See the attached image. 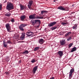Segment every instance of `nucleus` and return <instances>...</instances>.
Instances as JSON below:
<instances>
[{"mask_svg": "<svg viewBox=\"0 0 79 79\" xmlns=\"http://www.w3.org/2000/svg\"><path fill=\"white\" fill-rule=\"evenodd\" d=\"M6 8L7 10H8V11H10V10H13V9H14V5L13 3L10 2L9 3H7Z\"/></svg>", "mask_w": 79, "mask_h": 79, "instance_id": "1", "label": "nucleus"}, {"mask_svg": "<svg viewBox=\"0 0 79 79\" xmlns=\"http://www.w3.org/2000/svg\"><path fill=\"white\" fill-rule=\"evenodd\" d=\"M33 25H35V24H39H39H40V23H41V22L40 21V20L37 19V20H34V19H32L31 22H30Z\"/></svg>", "mask_w": 79, "mask_h": 79, "instance_id": "2", "label": "nucleus"}, {"mask_svg": "<svg viewBox=\"0 0 79 79\" xmlns=\"http://www.w3.org/2000/svg\"><path fill=\"white\" fill-rule=\"evenodd\" d=\"M27 26V25L26 24H21L20 26L19 27V30L21 31H23L24 29L23 27H25V26Z\"/></svg>", "mask_w": 79, "mask_h": 79, "instance_id": "3", "label": "nucleus"}, {"mask_svg": "<svg viewBox=\"0 0 79 79\" xmlns=\"http://www.w3.org/2000/svg\"><path fill=\"white\" fill-rule=\"evenodd\" d=\"M74 72V69H72L69 72V79H71V78H72V77H73V73Z\"/></svg>", "mask_w": 79, "mask_h": 79, "instance_id": "4", "label": "nucleus"}, {"mask_svg": "<svg viewBox=\"0 0 79 79\" xmlns=\"http://www.w3.org/2000/svg\"><path fill=\"white\" fill-rule=\"evenodd\" d=\"M6 27L7 30V32H10V30H11V27L9 23H7L6 24Z\"/></svg>", "mask_w": 79, "mask_h": 79, "instance_id": "5", "label": "nucleus"}, {"mask_svg": "<svg viewBox=\"0 0 79 79\" xmlns=\"http://www.w3.org/2000/svg\"><path fill=\"white\" fill-rule=\"evenodd\" d=\"M26 35H27V37H31V35H34V33L31 32L30 30H28L27 32L26 33Z\"/></svg>", "mask_w": 79, "mask_h": 79, "instance_id": "6", "label": "nucleus"}, {"mask_svg": "<svg viewBox=\"0 0 79 79\" xmlns=\"http://www.w3.org/2000/svg\"><path fill=\"white\" fill-rule=\"evenodd\" d=\"M60 44L61 46H63L64 45L66 44V41H65V40L63 39L62 40L60 41Z\"/></svg>", "mask_w": 79, "mask_h": 79, "instance_id": "7", "label": "nucleus"}, {"mask_svg": "<svg viewBox=\"0 0 79 79\" xmlns=\"http://www.w3.org/2000/svg\"><path fill=\"white\" fill-rule=\"evenodd\" d=\"M56 23H56V22H53L52 23H49L48 24V26H49V27H52L54 26V25H55Z\"/></svg>", "mask_w": 79, "mask_h": 79, "instance_id": "8", "label": "nucleus"}, {"mask_svg": "<svg viewBox=\"0 0 79 79\" xmlns=\"http://www.w3.org/2000/svg\"><path fill=\"white\" fill-rule=\"evenodd\" d=\"M38 67H39L38 66H36L33 68V73L34 74L35 73L36 71H37V69L38 68Z\"/></svg>", "mask_w": 79, "mask_h": 79, "instance_id": "9", "label": "nucleus"}, {"mask_svg": "<svg viewBox=\"0 0 79 79\" xmlns=\"http://www.w3.org/2000/svg\"><path fill=\"white\" fill-rule=\"evenodd\" d=\"M35 15H36L35 14L31 15L29 16V18L30 19H35Z\"/></svg>", "mask_w": 79, "mask_h": 79, "instance_id": "10", "label": "nucleus"}, {"mask_svg": "<svg viewBox=\"0 0 79 79\" xmlns=\"http://www.w3.org/2000/svg\"><path fill=\"white\" fill-rule=\"evenodd\" d=\"M19 6L20 8V10H23L24 9H26V7L23 5H22L21 4H20Z\"/></svg>", "mask_w": 79, "mask_h": 79, "instance_id": "11", "label": "nucleus"}, {"mask_svg": "<svg viewBox=\"0 0 79 79\" xmlns=\"http://www.w3.org/2000/svg\"><path fill=\"white\" fill-rule=\"evenodd\" d=\"M57 54L59 55V56H60V57H61L63 56V52L62 51H59L57 52Z\"/></svg>", "mask_w": 79, "mask_h": 79, "instance_id": "12", "label": "nucleus"}, {"mask_svg": "<svg viewBox=\"0 0 79 79\" xmlns=\"http://www.w3.org/2000/svg\"><path fill=\"white\" fill-rule=\"evenodd\" d=\"M58 9L59 10H63V11H66V9L64 8L63 7L61 6H59L58 7Z\"/></svg>", "mask_w": 79, "mask_h": 79, "instance_id": "13", "label": "nucleus"}, {"mask_svg": "<svg viewBox=\"0 0 79 79\" xmlns=\"http://www.w3.org/2000/svg\"><path fill=\"white\" fill-rule=\"evenodd\" d=\"M3 46L5 48L6 47H7V45L8 44H7V43L5 42V41H3Z\"/></svg>", "mask_w": 79, "mask_h": 79, "instance_id": "14", "label": "nucleus"}, {"mask_svg": "<svg viewBox=\"0 0 79 79\" xmlns=\"http://www.w3.org/2000/svg\"><path fill=\"white\" fill-rule=\"evenodd\" d=\"M44 40L43 39H40L39 40V43L40 44H43L44 42Z\"/></svg>", "mask_w": 79, "mask_h": 79, "instance_id": "15", "label": "nucleus"}, {"mask_svg": "<svg viewBox=\"0 0 79 79\" xmlns=\"http://www.w3.org/2000/svg\"><path fill=\"white\" fill-rule=\"evenodd\" d=\"M26 16L25 15H22L20 17V19L22 21H23L25 18H26Z\"/></svg>", "mask_w": 79, "mask_h": 79, "instance_id": "16", "label": "nucleus"}, {"mask_svg": "<svg viewBox=\"0 0 79 79\" xmlns=\"http://www.w3.org/2000/svg\"><path fill=\"white\" fill-rule=\"evenodd\" d=\"M76 50H77L76 47H74L72 49L71 51V52H75V51H76Z\"/></svg>", "mask_w": 79, "mask_h": 79, "instance_id": "17", "label": "nucleus"}, {"mask_svg": "<svg viewBox=\"0 0 79 79\" xmlns=\"http://www.w3.org/2000/svg\"><path fill=\"white\" fill-rule=\"evenodd\" d=\"M71 32L69 31L65 34V36L66 37L67 35H71Z\"/></svg>", "mask_w": 79, "mask_h": 79, "instance_id": "18", "label": "nucleus"}, {"mask_svg": "<svg viewBox=\"0 0 79 79\" xmlns=\"http://www.w3.org/2000/svg\"><path fill=\"white\" fill-rule=\"evenodd\" d=\"M77 25L75 24L74 26L73 27V29H77Z\"/></svg>", "mask_w": 79, "mask_h": 79, "instance_id": "19", "label": "nucleus"}, {"mask_svg": "<svg viewBox=\"0 0 79 79\" xmlns=\"http://www.w3.org/2000/svg\"><path fill=\"white\" fill-rule=\"evenodd\" d=\"M44 18V17H39V16H37L35 17V19H43Z\"/></svg>", "mask_w": 79, "mask_h": 79, "instance_id": "20", "label": "nucleus"}, {"mask_svg": "<svg viewBox=\"0 0 79 79\" xmlns=\"http://www.w3.org/2000/svg\"><path fill=\"white\" fill-rule=\"evenodd\" d=\"M5 60L7 62H8L10 60V58L9 57L6 56L5 58Z\"/></svg>", "mask_w": 79, "mask_h": 79, "instance_id": "21", "label": "nucleus"}, {"mask_svg": "<svg viewBox=\"0 0 79 79\" xmlns=\"http://www.w3.org/2000/svg\"><path fill=\"white\" fill-rule=\"evenodd\" d=\"M29 52L28 51L26 50L24 52H23L22 54H28Z\"/></svg>", "mask_w": 79, "mask_h": 79, "instance_id": "22", "label": "nucleus"}, {"mask_svg": "<svg viewBox=\"0 0 79 79\" xmlns=\"http://www.w3.org/2000/svg\"><path fill=\"white\" fill-rule=\"evenodd\" d=\"M37 61V60H36L34 59H33L31 60V62L32 63H35V62H36Z\"/></svg>", "mask_w": 79, "mask_h": 79, "instance_id": "23", "label": "nucleus"}, {"mask_svg": "<svg viewBox=\"0 0 79 79\" xmlns=\"http://www.w3.org/2000/svg\"><path fill=\"white\" fill-rule=\"evenodd\" d=\"M5 16H7V17H9L11 16V14L9 13L8 14L7 13L5 14Z\"/></svg>", "mask_w": 79, "mask_h": 79, "instance_id": "24", "label": "nucleus"}, {"mask_svg": "<svg viewBox=\"0 0 79 79\" xmlns=\"http://www.w3.org/2000/svg\"><path fill=\"white\" fill-rule=\"evenodd\" d=\"M57 28V27H52L51 28V29L52 30V31H53V30H55V29H56Z\"/></svg>", "mask_w": 79, "mask_h": 79, "instance_id": "25", "label": "nucleus"}, {"mask_svg": "<svg viewBox=\"0 0 79 79\" xmlns=\"http://www.w3.org/2000/svg\"><path fill=\"white\" fill-rule=\"evenodd\" d=\"M32 3H33V1L30 0L29 1V5H32Z\"/></svg>", "mask_w": 79, "mask_h": 79, "instance_id": "26", "label": "nucleus"}, {"mask_svg": "<svg viewBox=\"0 0 79 79\" xmlns=\"http://www.w3.org/2000/svg\"><path fill=\"white\" fill-rule=\"evenodd\" d=\"M44 13H47V11L46 10H42L41 11V15H43Z\"/></svg>", "mask_w": 79, "mask_h": 79, "instance_id": "27", "label": "nucleus"}, {"mask_svg": "<svg viewBox=\"0 0 79 79\" xmlns=\"http://www.w3.org/2000/svg\"><path fill=\"white\" fill-rule=\"evenodd\" d=\"M20 39L21 40H24V39H25V37H24V36H21L20 37Z\"/></svg>", "mask_w": 79, "mask_h": 79, "instance_id": "28", "label": "nucleus"}, {"mask_svg": "<svg viewBox=\"0 0 79 79\" xmlns=\"http://www.w3.org/2000/svg\"><path fill=\"white\" fill-rule=\"evenodd\" d=\"M39 49V47H36L35 48L34 51H36L37 50H38Z\"/></svg>", "mask_w": 79, "mask_h": 79, "instance_id": "29", "label": "nucleus"}, {"mask_svg": "<svg viewBox=\"0 0 79 79\" xmlns=\"http://www.w3.org/2000/svg\"><path fill=\"white\" fill-rule=\"evenodd\" d=\"M73 45V43H71L69 45V48H70V47Z\"/></svg>", "mask_w": 79, "mask_h": 79, "instance_id": "30", "label": "nucleus"}, {"mask_svg": "<svg viewBox=\"0 0 79 79\" xmlns=\"http://www.w3.org/2000/svg\"><path fill=\"white\" fill-rule=\"evenodd\" d=\"M67 24V23L62 22L61 23V24L63 25V26H64V25H66Z\"/></svg>", "mask_w": 79, "mask_h": 79, "instance_id": "31", "label": "nucleus"}, {"mask_svg": "<svg viewBox=\"0 0 79 79\" xmlns=\"http://www.w3.org/2000/svg\"><path fill=\"white\" fill-rule=\"evenodd\" d=\"M72 39V38L71 37H69V38H68L67 39V40L68 41H69V40H71Z\"/></svg>", "mask_w": 79, "mask_h": 79, "instance_id": "32", "label": "nucleus"}, {"mask_svg": "<svg viewBox=\"0 0 79 79\" xmlns=\"http://www.w3.org/2000/svg\"><path fill=\"white\" fill-rule=\"evenodd\" d=\"M7 44H11V42L10 41H7Z\"/></svg>", "mask_w": 79, "mask_h": 79, "instance_id": "33", "label": "nucleus"}, {"mask_svg": "<svg viewBox=\"0 0 79 79\" xmlns=\"http://www.w3.org/2000/svg\"><path fill=\"white\" fill-rule=\"evenodd\" d=\"M32 5H30V4L28 5H27V6L28 8H29V9H30V8H31V6Z\"/></svg>", "mask_w": 79, "mask_h": 79, "instance_id": "34", "label": "nucleus"}, {"mask_svg": "<svg viewBox=\"0 0 79 79\" xmlns=\"http://www.w3.org/2000/svg\"><path fill=\"white\" fill-rule=\"evenodd\" d=\"M25 34H26L25 33H22V34L21 36H22V37H25Z\"/></svg>", "mask_w": 79, "mask_h": 79, "instance_id": "35", "label": "nucleus"}, {"mask_svg": "<svg viewBox=\"0 0 79 79\" xmlns=\"http://www.w3.org/2000/svg\"><path fill=\"white\" fill-rule=\"evenodd\" d=\"M5 73L6 74V75H9V73L7 72H5Z\"/></svg>", "mask_w": 79, "mask_h": 79, "instance_id": "36", "label": "nucleus"}, {"mask_svg": "<svg viewBox=\"0 0 79 79\" xmlns=\"http://www.w3.org/2000/svg\"><path fill=\"white\" fill-rule=\"evenodd\" d=\"M11 22H12V23H14L15 22V20H14V19H12L11 20Z\"/></svg>", "mask_w": 79, "mask_h": 79, "instance_id": "37", "label": "nucleus"}, {"mask_svg": "<svg viewBox=\"0 0 79 79\" xmlns=\"http://www.w3.org/2000/svg\"><path fill=\"white\" fill-rule=\"evenodd\" d=\"M2 4H0V10H2Z\"/></svg>", "mask_w": 79, "mask_h": 79, "instance_id": "38", "label": "nucleus"}, {"mask_svg": "<svg viewBox=\"0 0 79 79\" xmlns=\"http://www.w3.org/2000/svg\"><path fill=\"white\" fill-rule=\"evenodd\" d=\"M54 77H52L51 78H50V79H54Z\"/></svg>", "mask_w": 79, "mask_h": 79, "instance_id": "39", "label": "nucleus"}, {"mask_svg": "<svg viewBox=\"0 0 79 79\" xmlns=\"http://www.w3.org/2000/svg\"><path fill=\"white\" fill-rule=\"evenodd\" d=\"M6 2H7V1L6 0L4 1V3H6Z\"/></svg>", "mask_w": 79, "mask_h": 79, "instance_id": "40", "label": "nucleus"}, {"mask_svg": "<svg viewBox=\"0 0 79 79\" xmlns=\"http://www.w3.org/2000/svg\"><path fill=\"white\" fill-rule=\"evenodd\" d=\"M19 63H21V60H19Z\"/></svg>", "mask_w": 79, "mask_h": 79, "instance_id": "41", "label": "nucleus"}, {"mask_svg": "<svg viewBox=\"0 0 79 79\" xmlns=\"http://www.w3.org/2000/svg\"><path fill=\"white\" fill-rule=\"evenodd\" d=\"M53 2H56V0H54L53 1Z\"/></svg>", "mask_w": 79, "mask_h": 79, "instance_id": "42", "label": "nucleus"}, {"mask_svg": "<svg viewBox=\"0 0 79 79\" xmlns=\"http://www.w3.org/2000/svg\"><path fill=\"white\" fill-rule=\"evenodd\" d=\"M37 27H39V25L37 26Z\"/></svg>", "mask_w": 79, "mask_h": 79, "instance_id": "43", "label": "nucleus"}, {"mask_svg": "<svg viewBox=\"0 0 79 79\" xmlns=\"http://www.w3.org/2000/svg\"><path fill=\"white\" fill-rule=\"evenodd\" d=\"M74 4H73V5H72V6H74Z\"/></svg>", "mask_w": 79, "mask_h": 79, "instance_id": "44", "label": "nucleus"}, {"mask_svg": "<svg viewBox=\"0 0 79 79\" xmlns=\"http://www.w3.org/2000/svg\"><path fill=\"white\" fill-rule=\"evenodd\" d=\"M45 30H46V28H45V29H44V31H45Z\"/></svg>", "mask_w": 79, "mask_h": 79, "instance_id": "45", "label": "nucleus"}, {"mask_svg": "<svg viewBox=\"0 0 79 79\" xmlns=\"http://www.w3.org/2000/svg\"><path fill=\"white\" fill-rule=\"evenodd\" d=\"M33 37V36H32L31 37Z\"/></svg>", "mask_w": 79, "mask_h": 79, "instance_id": "46", "label": "nucleus"}, {"mask_svg": "<svg viewBox=\"0 0 79 79\" xmlns=\"http://www.w3.org/2000/svg\"><path fill=\"white\" fill-rule=\"evenodd\" d=\"M47 1V0H46Z\"/></svg>", "mask_w": 79, "mask_h": 79, "instance_id": "47", "label": "nucleus"}, {"mask_svg": "<svg viewBox=\"0 0 79 79\" xmlns=\"http://www.w3.org/2000/svg\"><path fill=\"white\" fill-rule=\"evenodd\" d=\"M79 19V18H78Z\"/></svg>", "mask_w": 79, "mask_h": 79, "instance_id": "48", "label": "nucleus"}]
</instances>
